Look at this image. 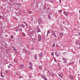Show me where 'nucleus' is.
<instances>
[{
  "label": "nucleus",
  "instance_id": "1",
  "mask_svg": "<svg viewBox=\"0 0 80 80\" xmlns=\"http://www.w3.org/2000/svg\"><path fill=\"white\" fill-rule=\"evenodd\" d=\"M51 32L52 36H53V37L55 38H57V35H56V34H55V32L54 31H53V30H52Z\"/></svg>",
  "mask_w": 80,
  "mask_h": 80
},
{
  "label": "nucleus",
  "instance_id": "2",
  "mask_svg": "<svg viewBox=\"0 0 80 80\" xmlns=\"http://www.w3.org/2000/svg\"><path fill=\"white\" fill-rule=\"evenodd\" d=\"M38 41H39V42H40L42 40V36L40 35V34H38Z\"/></svg>",
  "mask_w": 80,
  "mask_h": 80
},
{
  "label": "nucleus",
  "instance_id": "3",
  "mask_svg": "<svg viewBox=\"0 0 80 80\" xmlns=\"http://www.w3.org/2000/svg\"><path fill=\"white\" fill-rule=\"evenodd\" d=\"M16 4L17 5V6H18V7L19 8H20V7L22 6V3H18L17 2H16Z\"/></svg>",
  "mask_w": 80,
  "mask_h": 80
},
{
  "label": "nucleus",
  "instance_id": "4",
  "mask_svg": "<svg viewBox=\"0 0 80 80\" xmlns=\"http://www.w3.org/2000/svg\"><path fill=\"white\" fill-rule=\"evenodd\" d=\"M62 59L64 61V63H67V59H66V58H62Z\"/></svg>",
  "mask_w": 80,
  "mask_h": 80
},
{
  "label": "nucleus",
  "instance_id": "5",
  "mask_svg": "<svg viewBox=\"0 0 80 80\" xmlns=\"http://www.w3.org/2000/svg\"><path fill=\"white\" fill-rule=\"evenodd\" d=\"M38 55H37V54H35L34 56V59H35L36 60H37V58H38Z\"/></svg>",
  "mask_w": 80,
  "mask_h": 80
},
{
  "label": "nucleus",
  "instance_id": "6",
  "mask_svg": "<svg viewBox=\"0 0 80 80\" xmlns=\"http://www.w3.org/2000/svg\"><path fill=\"white\" fill-rule=\"evenodd\" d=\"M24 67V65H23V64H21L20 65V66L19 67V69H22V68H23V67Z\"/></svg>",
  "mask_w": 80,
  "mask_h": 80
},
{
  "label": "nucleus",
  "instance_id": "7",
  "mask_svg": "<svg viewBox=\"0 0 80 80\" xmlns=\"http://www.w3.org/2000/svg\"><path fill=\"white\" fill-rule=\"evenodd\" d=\"M13 50L14 51L15 53H18V51L15 48H13Z\"/></svg>",
  "mask_w": 80,
  "mask_h": 80
},
{
  "label": "nucleus",
  "instance_id": "8",
  "mask_svg": "<svg viewBox=\"0 0 80 80\" xmlns=\"http://www.w3.org/2000/svg\"><path fill=\"white\" fill-rule=\"evenodd\" d=\"M38 22L39 24L40 23L42 22V19L41 18H39Z\"/></svg>",
  "mask_w": 80,
  "mask_h": 80
},
{
  "label": "nucleus",
  "instance_id": "9",
  "mask_svg": "<svg viewBox=\"0 0 80 80\" xmlns=\"http://www.w3.org/2000/svg\"><path fill=\"white\" fill-rule=\"evenodd\" d=\"M63 14L65 15V16H66V17H67L68 16V12H63Z\"/></svg>",
  "mask_w": 80,
  "mask_h": 80
},
{
  "label": "nucleus",
  "instance_id": "10",
  "mask_svg": "<svg viewBox=\"0 0 80 80\" xmlns=\"http://www.w3.org/2000/svg\"><path fill=\"white\" fill-rule=\"evenodd\" d=\"M51 33V32H50V29H49L48 31L47 36H48V34H49V33Z\"/></svg>",
  "mask_w": 80,
  "mask_h": 80
},
{
  "label": "nucleus",
  "instance_id": "11",
  "mask_svg": "<svg viewBox=\"0 0 80 80\" xmlns=\"http://www.w3.org/2000/svg\"><path fill=\"white\" fill-rule=\"evenodd\" d=\"M55 55L57 57H58L60 56V54H59L57 52H55Z\"/></svg>",
  "mask_w": 80,
  "mask_h": 80
},
{
  "label": "nucleus",
  "instance_id": "12",
  "mask_svg": "<svg viewBox=\"0 0 80 80\" xmlns=\"http://www.w3.org/2000/svg\"><path fill=\"white\" fill-rule=\"evenodd\" d=\"M43 56V54L42 52H41L39 54V57H42Z\"/></svg>",
  "mask_w": 80,
  "mask_h": 80
},
{
  "label": "nucleus",
  "instance_id": "13",
  "mask_svg": "<svg viewBox=\"0 0 80 80\" xmlns=\"http://www.w3.org/2000/svg\"><path fill=\"white\" fill-rule=\"evenodd\" d=\"M48 18L50 20H52V18H51V17H50V16L49 14L48 15Z\"/></svg>",
  "mask_w": 80,
  "mask_h": 80
},
{
  "label": "nucleus",
  "instance_id": "14",
  "mask_svg": "<svg viewBox=\"0 0 80 80\" xmlns=\"http://www.w3.org/2000/svg\"><path fill=\"white\" fill-rule=\"evenodd\" d=\"M49 2L51 3H52V4H53V0H50L49 1Z\"/></svg>",
  "mask_w": 80,
  "mask_h": 80
},
{
  "label": "nucleus",
  "instance_id": "15",
  "mask_svg": "<svg viewBox=\"0 0 80 80\" xmlns=\"http://www.w3.org/2000/svg\"><path fill=\"white\" fill-rule=\"evenodd\" d=\"M28 68L30 69L31 70H33L32 69V66H30L28 67Z\"/></svg>",
  "mask_w": 80,
  "mask_h": 80
},
{
  "label": "nucleus",
  "instance_id": "16",
  "mask_svg": "<svg viewBox=\"0 0 80 80\" xmlns=\"http://www.w3.org/2000/svg\"><path fill=\"white\" fill-rule=\"evenodd\" d=\"M41 78H45V76L43 75H42L41 76Z\"/></svg>",
  "mask_w": 80,
  "mask_h": 80
},
{
  "label": "nucleus",
  "instance_id": "17",
  "mask_svg": "<svg viewBox=\"0 0 80 80\" xmlns=\"http://www.w3.org/2000/svg\"><path fill=\"white\" fill-rule=\"evenodd\" d=\"M58 75H59V77H61V78H63V76H62V75L61 74H60L59 73L58 74Z\"/></svg>",
  "mask_w": 80,
  "mask_h": 80
},
{
  "label": "nucleus",
  "instance_id": "18",
  "mask_svg": "<svg viewBox=\"0 0 80 80\" xmlns=\"http://www.w3.org/2000/svg\"><path fill=\"white\" fill-rule=\"evenodd\" d=\"M12 64H10L8 65V68H10L11 67H12Z\"/></svg>",
  "mask_w": 80,
  "mask_h": 80
},
{
  "label": "nucleus",
  "instance_id": "19",
  "mask_svg": "<svg viewBox=\"0 0 80 80\" xmlns=\"http://www.w3.org/2000/svg\"><path fill=\"white\" fill-rule=\"evenodd\" d=\"M29 64L30 65V66H32V65H33V64H32V63L31 62H29Z\"/></svg>",
  "mask_w": 80,
  "mask_h": 80
},
{
  "label": "nucleus",
  "instance_id": "20",
  "mask_svg": "<svg viewBox=\"0 0 80 80\" xmlns=\"http://www.w3.org/2000/svg\"><path fill=\"white\" fill-rule=\"evenodd\" d=\"M22 35L23 37H25V33L24 32H23L22 33Z\"/></svg>",
  "mask_w": 80,
  "mask_h": 80
},
{
  "label": "nucleus",
  "instance_id": "21",
  "mask_svg": "<svg viewBox=\"0 0 80 80\" xmlns=\"http://www.w3.org/2000/svg\"><path fill=\"white\" fill-rule=\"evenodd\" d=\"M59 36H62L63 35V33H62V32L59 33Z\"/></svg>",
  "mask_w": 80,
  "mask_h": 80
},
{
  "label": "nucleus",
  "instance_id": "22",
  "mask_svg": "<svg viewBox=\"0 0 80 80\" xmlns=\"http://www.w3.org/2000/svg\"><path fill=\"white\" fill-rule=\"evenodd\" d=\"M69 77L70 78L72 79V80H73V76H72L71 75L69 76Z\"/></svg>",
  "mask_w": 80,
  "mask_h": 80
},
{
  "label": "nucleus",
  "instance_id": "23",
  "mask_svg": "<svg viewBox=\"0 0 80 80\" xmlns=\"http://www.w3.org/2000/svg\"><path fill=\"white\" fill-rule=\"evenodd\" d=\"M28 13L29 14H31V13H32V11H29L28 12Z\"/></svg>",
  "mask_w": 80,
  "mask_h": 80
},
{
  "label": "nucleus",
  "instance_id": "24",
  "mask_svg": "<svg viewBox=\"0 0 80 80\" xmlns=\"http://www.w3.org/2000/svg\"><path fill=\"white\" fill-rule=\"evenodd\" d=\"M59 12L60 13H62V9H61L60 10H59Z\"/></svg>",
  "mask_w": 80,
  "mask_h": 80
},
{
  "label": "nucleus",
  "instance_id": "25",
  "mask_svg": "<svg viewBox=\"0 0 80 80\" xmlns=\"http://www.w3.org/2000/svg\"><path fill=\"white\" fill-rule=\"evenodd\" d=\"M22 27V28H25V25L23 24H21Z\"/></svg>",
  "mask_w": 80,
  "mask_h": 80
},
{
  "label": "nucleus",
  "instance_id": "26",
  "mask_svg": "<svg viewBox=\"0 0 80 80\" xmlns=\"http://www.w3.org/2000/svg\"><path fill=\"white\" fill-rule=\"evenodd\" d=\"M11 39H13V36L11 35Z\"/></svg>",
  "mask_w": 80,
  "mask_h": 80
},
{
  "label": "nucleus",
  "instance_id": "27",
  "mask_svg": "<svg viewBox=\"0 0 80 80\" xmlns=\"http://www.w3.org/2000/svg\"><path fill=\"white\" fill-rule=\"evenodd\" d=\"M39 69H42V66H39Z\"/></svg>",
  "mask_w": 80,
  "mask_h": 80
},
{
  "label": "nucleus",
  "instance_id": "28",
  "mask_svg": "<svg viewBox=\"0 0 80 80\" xmlns=\"http://www.w3.org/2000/svg\"><path fill=\"white\" fill-rule=\"evenodd\" d=\"M55 43H54L52 45V47H55Z\"/></svg>",
  "mask_w": 80,
  "mask_h": 80
},
{
  "label": "nucleus",
  "instance_id": "29",
  "mask_svg": "<svg viewBox=\"0 0 80 80\" xmlns=\"http://www.w3.org/2000/svg\"><path fill=\"white\" fill-rule=\"evenodd\" d=\"M19 30H20V29H18L16 30V32H18V31H19Z\"/></svg>",
  "mask_w": 80,
  "mask_h": 80
},
{
  "label": "nucleus",
  "instance_id": "30",
  "mask_svg": "<svg viewBox=\"0 0 80 80\" xmlns=\"http://www.w3.org/2000/svg\"><path fill=\"white\" fill-rule=\"evenodd\" d=\"M54 60L55 62H57V59H56V58H55L54 57Z\"/></svg>",
  "mask_w": 80,
  "mask_h": 80
},
{
  "label": "nucleus",
  "instance_id": "31",
  "mask_svg": "<svg viewBox=\"0 0 80 80\" xmlns=\"http://www.w3.org/2000/svg\"><path fill=\"white\" fill-rule=\"evenodd\" d=\"M1 76L2 77H3V78H4V77H3V76L2 74V73H1Z\"/></svg>",
  "mask_w": 80,
  "mask_h": 80
},
{
  "label": "nucleus",
  "instance_id": "32",
  "mask_svg": "<svg viewBox=\"0 0 80 80\" xmlns=\"http://www.w3.org/2000/svg\"><path fill=\"white\" fill-rule=\"evenodd\" d=\"M51 55H52V56H53V55H54V53H53V52H52Z\"/></svg>",
  "mask_w": 80,
  "mask_h": 80
},
{
  "label": "nucleus",
  "instance_id": "33",
  "mask_svg": "<svg viewBox=\"0 0 80 80\" xmlns=\"http://www.w3.org/2000/svg\"><path fill=\"white\" fill-rule=\"evenodd\" d=\"M44 79V80H48V79H47V78L46 77H45V78Z\"/></svg>",
  "mask_w": 80,
  "mask_h": 80
},
{
  "label": "nucleus",
  "instance_id": "34",
  "mask_svg": "<svg viewBox=\"0 0 80 80\" xmlns=\"http://www.w3.org/2000/svg\"><path fill=\"white\" fill-rule=\"evenodd\" d=\"M71 64H72V62H70L68 63V65H71Z\"/></svg>",
  "mask_w": 80,
  "mask_h": 80
},
{
  "label": "nucleus",
  "instance_id": "35",
  "mask_svg": "<svg viewBox=\"0 0 80 80\" xmlns=\"http://www.w3.org/2000/svg\"><path fill=\"white\" fill-rule=\"evenodd\" d=\"M56 47H59V46H58V44H56Z\"/></svg>",
  "mask_w": 80,
  "mask_h": 80
},
{
  "label": "nucleus",
  "instance_id": "36",
  "mask_svg": "<svg viewBox=\"0 0 80 80\" xmlns=\"http://www.w3.org/2000/svg\"><path fill=\"white\" fill-rule=\"evenodd\" d=\"M2 19H3V20H4V18H5L4 17H3V16H2Z\"/></svg>",
  "mask_w": 80,
  "mask_h": 80
},
{
  "label": "nucleus",
  "instance_id": "37",
  "mask_svg": "<svg viewBox=\"0 0 80 80\" xmlns=\"http://www.w3.org/2000/svg\"><path fill=\"white\" fill-rule=\"evenodd\" d=\"M19 29V30H20L21 31H22V28H20Z\"/></svg>",
  "mask_w": 80,
  "mask_h": 80
},
{
  "label": "nucleus",
  "instance_id": "38",
  "mask_svg": "<svg viewBox=\"0 0 80 80\" xmlns=\"http://www.w3.org/2000/svg\"><path fill=\"white\" fill-rule=\"evenodd\" d=\"M31 50H34V48H31Z\"/></svg>",
  "mask_w": 80,
  "mask_h": 80
},
{
  "label": "nucleus",
  "instance_id": "39",
  "mask_svg": "<svg viewBox=\"0 0 80 80\" xmlns=\"http://www.w3.org/2000/svg\"><path fill=\"white\" fill-rule=\"evenodd\" d=\"M25 24H26V25H25L26 26H27L28 25H27V23H25Z\"/></svg>",
  "mask_w": 80,
  "mask_h": 80
},
{
  "label": "nucleus",
  "instance_id": "40",
  "mask_svg": "<svg viewBox=\"0 0 80 80\" xmlns=\"http://www.w3.org/2000/svg\"><path fill=\"white\" fill-rule=\"evenodd\" d=\"M59 2L60 3L62 2V1H61V0H59Z\"/></svg>",
  "mask_w": 80,
  "mask_h": 80
},
{
  "label": "nucleus",
  "instance_id": "41",
  "mask_svg": "<svg viewBox=\"0 0 80 80\" xmlns=\"http://www.w3.org/2000/svg\"><path fill=\"white\" fill-rule=\"evenodd\" d=\"M1 17H2V16L1 15V16H0V18H1Z\"/></svg>",
  "mask_w": 80,
  "mask_h": 80
},
{
  "label": "nucleus",
  "instance_id": "42",
  "mask_svg": "<svg viewBox=\"0 0 80 80\" xmlns=\"http://www.w3.org/2000/svg\"><path fill=\"white\" fill-rule=\"evenodd\" d=\"M19 78H22V77L20 76V77H19Z\"/></svg>",
  "mask_w": 80,
  "mask_h": 80
},
{
  "label": "nucleus",
  "instance_id": "43",
  "mask_svg": "<svg viewBox=\"0 0 80 80\" xmlns=\"http://www.w3.org/2000/svg\"><path fill=\"white\" fill-rule=\"evenodd\" d=\"M48 72H49V73H50V71H48Z\"/></svg>",
  "mask_w": 80,
  "mask_h": 80
},
{
  "label": "nucleus",
  "instance_id": "44",
  "mask_svg": "<svg viewBox=\"0 0 80 80\" xmlns=\"http://www.w3.org/2000/svg\"><path fill=\"white\" fill-rule=\"evenodd\" d=\"M24 23H26L25 22V21L24 22Z\"/></svg>",
  "mask_w": 80,
  "mask_h": 80
},
{
  "label": "nucleus",
  "instance_id": "45",
  "mask_svg": "<svg viewBox=\"0 0 80 80\" xmlns=\"http://www.w3.org/2000/svg\"><path fill=\"white\" fill-rule=\"evenodd\" d=\"M48 9H50V8H49V7L48 8Z\"/></svg>",
  "mask_w": 80,
  "mask_h": 80
},
{
  "label": "nucleus",
  "instance_id": "46",
  "mask_svg": "<svg viewBox=\"0 0 80 80\" xmlns=\"http://www.w3.org/2000/svg\"><path fill=\"white\" fill-rule=\"evenodd\" d=\"M15 10H16V11H17V9H16Z\"/></svg>",
  "mask_w": 80,
  "mask_h": 80
},
{
  "label": "nucleus",
  "instance_id": "47",
  "mask_svg": "<svg viewBox=\"0 0 80 80\" xmlns=\"http://www.w3.org/2000/svg\"><path fill=\"white\" fill-rule=\"evenodd\" d=\"M78 34H79V35H80V33H78Z\"/></svg>",
  "mask_w": 80,
  "mask_h": 80
},
{
  "label": "nucleus",
  "instance_id": "48",
  "mask_svg": "<svg viewBox=\"0 0 80 80\" xmlns=\"http://www.w3.org/2000/svg\"><path fill=\"white\" fill-rule=\"evenodd\" d=\"M63 23H65V22H63Z\"/></svg>",
  "mask_w": 80,
  "mask_h": 80
},
{
  "label": "nucleus",
  "instance_id": "49",
  "mask_svg": "<svg viewBox=\"0 0 80 80\" xmlns=\"http://www.w3.org/2000/svg\"><path fill=\"white\" fill-rule=\"evenodd\" d=\"M78 48H79V49H80V47H79Z\"/></svg>",
  "mask_w": 80,
  "mask_h": 80
},
{
  "label": "nucleus",
  "instance_id": "50",
  "mask_svg": "<svg viewBox=\"0 0 80 80\" xmlns=\"http://www.w3.org/2000/svg\"><path fill=\"white\" fill-rule=\"evenodd\" d=\"M79 63H80V60H79Z\"/></svg>",
  "mask_w": 80,
  "mask_h": 80
},
{
  "label": "nucleus",
  "instance_id": "51",
  "mask_svg": "<svg viewBox=\"0 0 80 80\" xmlns=\"http://www.w3.org/2000/svg\"><path fill=\"white\" fill-rule=\"evenodd\" d=\"M38 8H37V9H38Z\"/></svg>",
  "mask_w": 80,
  "mask_h": 80
},
{
  "label": "nucleus",
  "instance_id": "52",
  "mask_svg": "<svg viewBox=\"0 0 80 80\" xmlns=\"http://www.w3.org/2000/svg\"><path fill=\"white\" fill-rule=\"evenodd\" d=\"M10 40H12V39H10Z\"/></svg>",
  "mask_w": 80,
  "mask_h": 80
},
{
  "label": "nucleus",
  "instance_id": "53",
  "mask_svg": "<svg viewBox=\"0 0 80 80\" xmlns=\"http://www.w3.org/2000/svg\"><path fill=\"white\" fill-rule=\"evenodd\" d=\"M55 32H57V31H55Z\"/></svg>",
  "mask_w": 80,
  "mask_h": 80
}]
</instances>
